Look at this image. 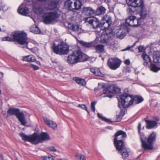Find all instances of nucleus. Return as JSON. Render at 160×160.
Wrapping results in <instances>:
<instances>
[{
	"instance_id": "f257e3e1",
	"label": "nucleus",
	"mask_w": 160,
	"mask_h": 160,
	"mask_svg": "<svg viewBox=\"0 0 160 160\" xmlns=\"http://www.w3.org/2000/svg\"><path fill=\"white\" fill-rule=\"evenodd\" d=\"M22 139L25 141L30 142L34 144H36L42 142L43 141L48 140L50 137L45 132H42L40 134L34 133L31 135H28L24 133L20 134Z\"/></svg>"
},
{
	"instance_id": "f03ea898",
	"label": "nucleus",
	"mask_w": 160,
	"mask_h": 160,
	"mask_svg": "<svg viewBox=\"0 0 160 160\" xmlns=\"http://www.w3.org/2000/svg\"><path fill=\"white\" fill-rule=\"evenodd\" d=\"M156 134L154 132L150 135L148 138H144V135H140V140L142 148L145 150H152L153 144L156 140Z\"/></svg>"
},
{
	"instance_id": "7ed1b4c3",
	"label": "nucleus",
	"mask_w": 160,
	"mask_h": 160,
	"mask_svg": "<svg viewBox=\"0 0 160 160\" xmlns=\"http://www.w3.org/2000/svg\"><path fill=\"white\" fill-rule=\"evenodd\" d=\"M52 48L55 53L60 55L68 54L69 51V46L63 42H61L57 45H56L54 43Z\"/></svg>"
},
{
	"instance_id": "20e7f679",
	"label": "nucleus",
	"mask_w": 160,
	"mask_h": 160,
	"mask_svg": "<svg viewBox=\"0 0 160 160\" xmlns=\"http://www.w3.org/2000/svg\"><path fill=\"white\" fill-rule=\"evenodd\" d=\"M60 15L58 10L44 13L43 16V22L45 24H50L55 21Z\"/></svg>"
},
{
	"instance_id": "39448f33",
	"label": "nucleus",
	"mask_w": 160,
	"mask_h": 160,
	"mask_svg": "<svg viewBox=\"0 0 160 160\" xmlns=\"http://www.w3.org/2000/svg\"><path fill=\"white\" fill-rule=\"evenodd\" d=\"M27 34L23 31H17L12 33L13 39L21 45H26L27 48L28 43L27 41Z\"/></svg>"
},
{
	"instance_id": "423d86ee",
	"label": "nucleus",
	"mask_w": 160,
	"mask_h": 160,
	"mask_svg": "<svg viewBox=\"0 0 160 160\" xmlns=\"http://www.w3.org/2000/svg\"><path fill=\"white\" fill-rule=\"evenodd\" d=\"M120 135H122V138H125L127 136L125 132L122 130H119L115 133L114 138V143L117 150L118 151H120L124 148L123 142L121 140H118L119 139L118 137Z\"/></svg>"
},
{
	"instance_id": "0eeeda50",
	"label": "nucleus",
	"mask_w": 160,
	"mask_h": 160,
	"mask_svg": "<svg viewBox=\"0 0 160 160\" xmlns=\"http://www.w3.org/2000/svg\"><path fill=\"white\" fill-rule=\"evenodd\" d=\"M128 6H131L127 10V12L130 14H132L136 10H138V7L141 5L142 0H126Z\"/></svg>"
},
{
	"instance_id": "6e6552de",
	"label": "nucleus",
	"mask_w": 160,
	"mask_h": 160,
	"mask_svg": "<svg viewBox=\"0 0 160 160\" xmlns=\"http://www.w3.org/2000/svg\"><path fill=\"white\" fill-rule=\"evenodd\" d=\"M121 102L118 104L119 107L126 108L133 104L132 98L127 93H124L120 96Z\"/></svg>"
},
{
	"instance_id": "1a4fd4ad",
	"label": "nucleus",
	"mask_w": 160,
	"mask_h": 160,
	"mask_svg": "<svg viewBox=\"0 0 160 160\" xmlns=\"http://www.w3.org/2000/svg\"><path fill=\"white\" fill-rule=\"evenodd\" d=\"M82 53L80 50L75 51L69 55L67 62L69 64H73L80 62L82 58Z\"/></svg>"
},
{
	"instance_id": "9d476101",
	"label": "nucleus",
	"mask_w": 160,
	"mask_h": 160,
	"mask_svg": "<svg viewBox=\"0 0 160 160\" xmlns=\"http://www.w3.org/2000/svg\"><path fill=\"white\" fill-rule=\"evenodd\" d=\"M64 5L70 11L78 10L81 7V2L79 0H67L64 2Z\"/></svg>"
},
{
	"instance_id": "9b49d317",
	"label": "nucleus",
	"mask_w": 160,
	"mask_h": 160,
	"mask_svg": "<svg viewBox=\"0 0 160 160\" xmlns=\"http://www.w3.org/2000/svg\"><path fill=\"white\" fill-rule=\"evenodd\" d=\"M102 34L100 36V40L102 43H106L110 39L112 35V30L110 29L102 30Z\"/></svg>"
},
{
	"instance_id": "f8f14e48",
	"label": "nucleus",
	"mask_w": 160,
	"mask_h": 160,
	"mask_svg": "<svg viewBox=\"0 0 160 160\" xmlns=\"http://www.w3.org/2000/svg\"><path fill=\"white\" fill-rule=\"evenodd\" d=\"M111 17L109 15H106L102 18L101 22L100 29L104 30L106 29H109L112 23Z\"/></svg>"
},
{
	"instance_id": "ddd939ff",
	"label": "nucleus",
	"mask_w": 160,
	"mask_h": 160,
	"mask_svg": "<svg viewBox=\"0 0 160 160\" xmlns=\"http://www.w3.org/2000/svg\"><path fill=\"white\" fill-rule=\"evenodd\" d=\"M107 64L111 69L115 70L119 67L121 61L116 58H111L108 59Z\"/></svg>"
},
{
	"instance_id": "4468645a",
	"label": "nucleus",
	"mask_w": 160,
	"mask_h": 160,
	"mask_svg": "<svg viewBox=\"0 0 160 160\" xmlns=\"http://www.w3.org/2000/svg\"><path fill=\"white\" fill-rule=\"evenodd\" d=\"M140 19L134 16H131L126 19V22L129 26L136 27L139 25Z\"/></svg>"
},
{
	"instance_id": "2eb2a0df",
	"label": "nucleus",
	"mask_w": 160,
	"mask_h": 160,
	"mask_svg": "<svg viewBox=\"0 0 160 160\" xmlns=\"http://www.w3.org/2000/svg\"><path fill=\"white\" fill-rule=\"evenodd\" d=\"M86 22L92 25L93 28H95L99 27L100 28L101 22L100 23L98 19L97 18L89 17L85 19Z\"/></svg>"
},
{
	"instance_id": "dca6fc26",
	"label": "nucleus",
	"mask_w": 160,
	"mask_h": 160,
	"mask_svg": "<svg viewBox=\"0 0 160 160\" xmlns=\"http://www.w3.org/2000/svg\"><path fill=\"white\" fill-rule=\"evenodd\" d=\"M154 119L155 120V121L145 119L146 122V127L147 129H152L157 125L159 118L158 117H156Z\"/></svg>"
},
{
	"instance_id": "f3484780",
	"label": "nucleus",
	"mask_w": 160,
	"mask_h": 160,
	"mask_svg": "<svg viewBox=\"0 0 160 160\" xmlns=\"http://www.w3.org/2000/svg\"><path fill=\"white\" fill-rule=\"evenodd\" d=\"M141 5H140V6L138 7V11L140 12V19H144L147 15V12L144 8V5L143 4L142 0V2L141 3Z\"/></svg>"
},
{
	"instance_id": "a211bd4d",
	"label": "nucleus",
	"mask_w": 160,
	"mask_h": 160,
	"mask_svg": "<svg viewBox=\"0 0 160 160\" xmlns=\"http://www.w3.org/2000/svg\"><path fill=\"white\" fill-rule=\"evenodd\" d=\"M21 112L19 109L10 108L7 111V116L14 115L17 117Z\"/></svg>"
},
{
	"instance_id": "6ab92c4d",
	"label": "nucleus",
	"mask_w": 160,
	"mask_h": 160,
	"mask_svg": "<svg viewBox=\"0 0 160 160\" xmlns=\"http://www.w3.org/2000/svg\"><path fill=\"white\" fill-rule=\"evenodd\" d=\"M142 57L144 61L143 65L145 66H148L151 63L152 60L149 56L145 52H143L142 55Z\"/></svg>"
},
{
	"instance_id": "aec40b11",
	"label": "nucleus",
	"mask_w": 160,
	"mask_h": 160,
	"mask_svg": "<svg viewBox=\"0 0 160 160\" xmlns=\"http://www.w3.org/2000/svg\"><path fill=\"white\" fill-rule=\"evenodd\" d=\"M33 11L36 14L41 15L46 12L44 7L39 5L35 6L33 8Z\"/></svg>"
},
{
	"instance_id": "412c9836",
	"label": "nucleus",
	"mask_w": 160,
	"mask_h": 160,
	"mask_svg": "<svg viewBox=\"0 0 160 160\" xmlns=\"http://www.w3.org/2000/svg\"><path fill=\"white\" fill-rule=\"evenodd\" d=\"M45 123L51 128L53 129H55L57 127L56 123L48 118H44Z\"/></svg>"
},
{
	"instance_id": "4be33fe9",
	"label": "nucleus",
	"mask_w": 160,
	"mask_h": 160,
	"mask_svg": "<svg viewBox=\"0 0 160 160\" xmlns=\"http://www.w3.org/2000/svg\"><path fill=\"white\" fill-rule=\"evenodd\" d=\"M112 86H105L103 89V94H107L105 96H102L103 97H108L111 98L112 95H111Z\"/></svg>"
},
{
	"instance_id": "5701e85b",
	"label": "nucleus",
	"mask_w": 160,
	"mask_h": 160,
	"mask_svg": "<svg viewBox=\"0 0 160 160\" xmlns=\"http://www.w3.org/2000/svg\"><path fill=\"white\" fill-rule=\"evenodd\" d=\"M57 2L56 1L52 0L51 1L49 4L47 6H44L46 12L48 11L52 10L56 6Z\"/></svg>"
},
{
	"instance_id": "b1692460",
	"label": "nucleus",
	"mask_w": 160,
	"mask_h": 160,
	"mask_svg": "<svg viewBox=\"0 0 160 160\" xmlns=\"http://www.w3.org/2000/svg\"><path fill=\"white\" fill-rule=\"evenodd\" d=\"M18 12L22 15H26L29 13V9L27 7H23L21 5L18 10Z\"/></svg>"
},
{
	"instance_id": "393cba45",
	"label": "nucleus",
	"mask_w": 160,
	"mask_h": 160,
	"mask_svg": "<svg viewBox=\"0 0 160 160\" xmlns=\"http://www.w3.org/2000/svg\"><path fill=\"white\" fill-rule=\"evenodd\" d=\"M17 118L18 119V120L20 122L21 124L22 125L24 126L26 125L27 123V122L24 116V114L22 112L17 117Z\"/></svg>"
},
{
	"instance_id": "a878e982",
	"label": "nucleus",
	"mask_w": 160,
	"mask_h": 160,
	"mask_svg": "<svg viewBox=\"0 0 160 160\" xmlns=\"http://www.w3.org/2000/svg\"><path fill=\"white\" fill-rule=\"evenodd\" d=\"M83 11L87 16H91L95 13V11L90 7L84 8Z\"/></svg>"
},
{
	"instance_id": "bb28decb",
	"label": "nucleus",
	"mask_w": 160,
	"mask_h": 160,
	"mask_svg": "<svg viewBox=\"0 0 160 160\" xmlns=\"http://www.w3.org/2000/svg\"><path fill=\"white\" fill-rule=\"evenodd\" d=\"M91 71L96 76L103 77L104 75L100 71L98 68H90Z\"/></svg>"
},
{
	"instance_id": "cd10ccee",
	"label": "nucleus",
	"mask_w": 160,
	"mask_h": 160,
	"mask_svg": "<svg viewBox=\"0 0 160 160\" xmlns=\"http://www.w3.org/2000/svg\"><path fill=\"white\" fill-rule=\"evenodd\" d=\"M153 62L156 63H160V52H154L153 55Z\"/></svg>"
},
{
	"instance_id": "c85d7f7f",
	"label": "nucleus",
	"mask_w": 160,
	"mask_h": 160,
	"mask_svg": "<svg viewBox=\"0 0 160 160\" xmlns=\"http://www.w3.org/2000/svg\"><path fill=\"white\" fill-rule=\"evenodd\" d=\"M23 60L27 62H34L35 60V57L32 55H29L23 57Z\"/></svg>"
},
{
	"instance_id": "c756f323",
	"label": "nucleus",
	"mask_w": 160,
	"mask_h": 160,
	"mask_svg": "<svg viewBox=\"0 0 160 160\" xmlns=\"http://www.w3.org/2000/svg\"><path fill=\"white\" fill-rule=\"evenodd\" d=\"M143 100V98L139 96H136L133 97V98H132L133 103L138 104L142 102Z\"/></svg>"
},
{
	"instance_id": "7c9ffc66",
	"label": "nucleus",
	"mask_w": 160,
	"mask_h": 160,
	"mask_svg": "<svg viewBox=\"0 0 160 160\" xmlns=\"http://www.w3.org/2000/svg\"><path fill=\"white\" fill-rule=\"evenodd\" d=\"M68 28L69 29H70L74 31H78L80 28L79 25H75L71 23H69L68 24Z\"/></svg>"
},
{
	"instance_id": "2f4dec72",
	"label": "nucleus",
	"mask_w": 160,
	"mask_h": 160,
	"mask_svg": "<svg viewBox=\"0 0 160 160\" xmlns=\"http://www.w3.org/2000/svg\"><path fill=\"white\" fill-rule=\"evenodd\" d=\"M79 42L82 46L86 48H89L94 46L93 42H87L83 41H79Z\"/></svg>"
},
{
	"instance_id": "473e14b6",
	"label": "nucleus",
	"mask_w": 160,
	"mask_h": 160,
	"mask_svg": "<svg viewBox=\"0 0 160 160\" xmlns=\"http://www.w3.org/2000/svg\"><path fill=\"white\" fill-rule=\"evenodd\" d=\"M121 153L122 158L125 159L129 156V150L125 148H123L121 150Z\"/></svg>"
},
{
	"instance_id": "72a5a7b5",
	"label": "nucleus",
	"mask_w": 160,
	"mask_h": 160,
	"mask_svg": "<svg viewBox=\"0 0 160 160\" xmlns=\"http://www.w3.org/2000/svg\"><path fill=\"white\" fill-rule=\"evenodd\" d=\"M31 32L35 34H38L40 33V30L38 27L36 25L32 26L30 28Z\"/></svg>"
},
{
	"instance_id": "f704fd0d",
	"label": "nucleus",
	"mask_w": 160,
	"mask_h": 160,
	"mask_svg": "<svg viewBox=\"0 0 160 160\" xmlns=\"http://www.w3.org/2000/svg\"><path fill=\"white\" fill-rule=\"evenodd\" d=\"M150 68L151 70L154 72H157L158 70H160V68L157 67V66L154 64L150 63Z\"/></svg>"
},
{
	"instance_id": "c9c22d12",
	"label": "nucleus",
	"mask_w": 160,
	"mask_h": 160,
	"mask_svg": "<svg viewBox=\"0 0 160 160\" xmlns=\"http://www.w3.org/2000/svg\"><path fill=\"white\" fill-rule=\"evenodd\" d=\"M116 35L119 38L122 39L125 36V33L122 30L120 29L116 32Z\"/></svg>"
},
{
	"instance_id": "e433bc0d",
	"label": "nucleus",
	"mask_w": 160,
	"mask_h": 160,
	"mask_svg": "<svg viewBox=\"0 0 160 160\" xmlns=\"http://www.w3.org/2000/svg\"><path fill=\"white\" fill-rule=\"evenodd\" d=\"M105 8L103 7H100L97 10L96 13L97 15L104 14L105 12Z\"/></svg>"
},
{
	"instance_id": "4c0bfd02",
	"label": "nucleus",
	"mask_w": 160,
	"mask_h": 160,
	"mask_svg": "<svg viewBox=\"0 0 160 160\" xmlns=\"http://www.w3.org/2000/svg\"><path fill=\"white\" fill-rule=\"evenodd\" d=\"M111 95L115 93H119L120 92V89L117 87L112 86Z\"/></svg>"
},
{
	"instance_id": "58836bf2",
	"label": "nucleus",
	"mask_w": 160,
	"mask_h": 160,
	"mask_svg": "<svg viewBox=\"0 0 160 160\" xmlns=\"http://www.w3.org/2000/svg\"><path fill=\"white\" fill-rule=\"evenodd\" d=\"M95 48L97 52L98 53L102 52L104 50V46L102 45L95 46Z\"/></svg>"
},
{
	"instance_id": "ea45409f",
	"label": "nucleus",
	"mask_w": 160,
	"mask_h": 160,
	"mask_svg": "<svg viewBox=\"0 0 160 160\" xmlns=\"http://www.w3.org/2000/svg\"><path fill=\"white\" fill-rule=\"evenodd\" d=\"M75 80L78 84H80L81 85L84 86L86 85V82L85 80L83 79L76 78Z\"/></svg>"
},
{
	"instance_id": "a19ab883",
	"label": "nucleus",
	"mask_w": 160,
	"mask_h": 160,
	"mask_svg": "<svg viewBox=\"0 0 160 160\" xmlns=\"http://www.w3.org/2000/svg\"><path fill=\"white\" fill-rule=\"evenodd\" d=\"M75 156L78 160H86V158L84 156L81 154L77 153L75 154Z\"/></svg>"
},
{
	"instance_id": "79ce46f5",
	"label": "nucleus",
	"mask_w": 160,
	"mask_h": 160,
	"mask_svg": "<svg viewBox=\"0 0 160 160\" xmlns=\"http://www.w3.org/2000/svg\"><path fill=\"white\" fill-rule=\"evenodd\" d=\"M106 86L105 84L103 83H98V88H96L94 89V90L96 92H97L99 89L102 88H104Z\"/></svg>"
},
{
	"instance_id": "37998d69",
	"label": "nucleus",
	"mask_w": 160,
	"mask_h": 160,
	"mask_svg": "<svg viewBox=\"0 0 160 160\" xmlns=\"http://www.w3.org/2000/svg\"><path fill=\"white\" fill-rule=\"evenodd\" d=\"M42 158L43 160H53L52 156L50 155L42 157Z\"/></svg>"
},
{
	"instance_id": "c03bdc74",
	"label": "nucleus",
	"mask_w": 160,
	"mask_h": 160,
	"mask_svg": "<svg viewBox=\"0 0 160 160\" xmlns=\"http://www.w3.org/2000/svg\"><path fill=\"white\" fill-rule=\"evenodd\" d=\"M97 116L98 118L101 119L102 120L105 121L107 122H110V120L109 119H107L105 117H102L101 115L100 114L98 113L97 114Z\"/></svg>"
},
{
	"instance_id": "a18cd8bd",
	"label": "nucleus",
	"mask_w": 160,
	"mask_h": 160,
	"mask_svg": "<svg viewBox=\"0 0 160 160\" xmlns=\"http://www.w3.org/2000/svg\"><path fill=\"white\" fill-rule=\"evenodd\" d=\"M78 107L85 110L89 114V111L87 109V107L85 105H84V104H79L78 106Z\"/></svg>"
},
{
	"instance_id": "49530a36",
	"label": "nucleus",
	"mask_w": 160,
	"mask_h": 160,
	"mask_svg": "<svg viewBox=\"0 0 160 160\" xmlns=\"http://www.w3.org/2000/svg\"><path fill=\"white\" fill-rule=\"evenodd\" d=\"M96 102H92L91 103V107L92 111H93L94 112H95V106L96 104Z\"/></svg>"
},
{
	"instance_id": "de8ad7c7",
	"label": "nucleus",
	"mask_w": 160,
	"mask_h": 160,
	"mask_svg": "<svg viewBox=\"0 0 160 160\" xmlns=\"http://www.w3.org/2000/svg\"><path fill=\"white\" fill-rule=\"evenodd\" d=\"M30 66L32 67L35 70H38L39 69V67L36 65L31 64Z\"/></svg>"
},
{
	"instance_id": "09e8293b",
	"label": "nucleus",
	"mask_w": 160,
	"mask_h": 160,
	"mask_svg": "<svg viewBox=\"0 0 160 160\" xmlns=\"http://www.w3.org/2000/svg\"><path fill=\"white\" fill-rule=\"evenodd\" d=\"M48 149L50 151L52 152H58L56 149L53 146H50L48 148Z\"/></svg>"
},
{
	"instance_id": "8fccbe9b",
	"label": "nucleus",
	"mask_w": 160,
	"mask_h": 160,
	"mask_svg": "<svg viewBox=\"0 0 160 160\" xmlns=\"http://www.w3.org/2000/svg\"><path fill=\"white\" fill-rule=\"evenodd\" d=\"M2 40L7 41H13L12 39L9 38V37H6L3 38Z\"/></svg>"
},
{
	"instance_id": "3c124183",
	"label": "nucleus",
	"mask_w": 160,
	"mask_h": 160,
	"mask_svg": "<svg viewBox=\"0 0 160 160\" xmlns=\"http://www.w3.org/2000/svg\"><path fill=\"white\" fill-rule=\"evenodd\" d=\"M122 112L120 111V113L118 115H117V119L118 120H119L121 119V118L122 117L123 115H122Z\"/></svg>"
},
{
	"instance_id": "603ef678",
	"label": "nucleus",
	"mask_w": 160,
	"mask_h": 160,
	"mask_svg": "<svg viewBox=\"0 0 160 160\" xmlns=\"http://www.w3.org/2000/svg\"><path fill=\"white\" fill-rule=\"evenodd\" d=\"M138 49L139 52H142L143 50V47L141 46H139L138 47Z\"/></svg>"
},
{
	"instance_id": "864d4df0",
	"label": "nucleus",
	"mask_w": 160,
	"mask_h": 160,
	"mask_svg": "<svg viewBox=\"0 0 160 160\" xmlns=\"http://www.w3.org/2000/svg\"><path fill=\"white\" fill-rule=\"evenodd\" d=\"M124 63L127 65H129L130 64V61L129 59H127L126 60L125 62Z\"/></svg>"
},
{
	"instance_id": "5fc2aeb1",
	"label": "nucleus",
	"mask_w": 160,
	"mask_h": 160,
	"mask_svg": "<svg viewBox=\"0 0 160 160\" xmlns=\"http://www.w3.org/2000/svg\"><path fill=\"white\" fill-rule=\"evenodd\" d=\"M141 124L140 123H139L138 124V132L139 133H140V131L141 129Z\"/></svg>"
},
{
	"instance_id": "6e6d98bb",
	"label": "nucleus",
	"mask_w": 160,
	"mask_h": 160,
	"mask_svg": "<svg viewBox=\"0 0 160 160\" xmlns=\"http://www.w3.org/2000/svg\"><path fill=\"white\" fill-rule=\"evenodd\" d=\"M39 2H45L47 0H37Z\"/></svg>"
},
{
	"instance_id": "4d7b16f0",
	"label": "nucleus",
	"mask_w": 160,
	"mask_h": 160,
	"mask_svg": "<svg viewBox=\"0 0 160 160\" xmlns=\"http://www.w3.org/2000/svg\"><path fill=\"white\" fill-rule=\"evenodd\" d=\"M118 138H119V139H121V138H122V135H120L119 136H118Z\"/></svg>"
},
{
	"instance_id": "13d9d810",
	"label": "nucleus",
	"mask_w": 160,
	"mask_h": 160,
	"mask_svg": "<svg viewBox=\"0 0 160 160\" xmlns=\"http://www.w3.org/2000/svg\"><path fill=\"white\" fill-rule=\"evenodd\" d=\"M2 3V1L1 0H0V6H1V5Z\"/></svg>"
},
{
	"instance_id": "bf43d9fd",
	"label": "nucleus",
	"mask_w": 160,
	"mask_h": 160,
	"mask_svg": "<svg viewBox=\"0 0 160 160\" xmlns=\"http://www.w3.org/2000/svg\"><path fill=\"white\" fill-rule=\"evenodd\" d=\"M37 64H40V62H39V61L37 62Z\"/></svg>"
},
{
	"instance_id": "052dcab7",
	"label": "nucleus",
	"mask_w": 160,
	"mask_h": 160,
	"mask_svg": "<svg viewBox=\"0 0 160 160\" xmlns=\"http://www.w3.org/2000/svg\"><path fill=\"white\" fill-rule=\"evenodd\" d=\"M1 73L2 74V75H3V74L2 72H1Z\"/></svg>"
},
{
	"instance_id": "680f3d73",
	"label": "nucleus",
	"mask_w": 160,
	"mask_h": 160,
	"mask_svg": "<svg viewBox=\"0 0 160 160\" xmlns=\"http://www.w3.org/2000/svg\"><path fill=\"white\" fill-rule=\"evenodd\" d=\"M108 6H110V3H109L108 4Z\"/></svg>"
},
{
	"instance_id": "e2e57ef3",
	"label": "nucleus",
	"mask_w": 160,
	"mask_h": 160,
	"mask_svg": "<svg viewBox=\"0 0 160 160\" xmlns=\"http://www.w3.org/2000/svg\"><path fill=\"white\" fill-rule=\"evenodd\" d=\"M129 48H127L126 49V50H128Z\"/></svg>"
},
{
	"instance_id": "0e129e2a",
	"label": "nucleus",
	"mask_w": 160,
	"mask_h": 160,
	"mask_svg": "<svg viewBox=\"0 0 160 160\" xmlns=\"http://www.w3.org/2000/svg\"><path fill=\"white\" fill-rule=\"evenodd\" d=\"M1 31V28H0V31Z\"/></svg>"
},
{
	"instance_id": "69168bd1",
	"label": "nucleus",
	"mask_w": 160,
	"mask_h": 160,
	"mask_svg": "<svg viewBox=\"0 0 160 160\" xmlns=\"http://www.w3.org/2000/svg\"><path fill=\"white\" fill-rule=\"evenodd\" d=\"M1 93V90H0V93Z\"/></svg>"
}]
</instances>
